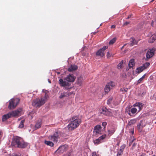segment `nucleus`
<instances>
[{"mask_svg": "<svg viewBox=\"0 0 156 156\" xmlns=\"http://www.w3.org/2000/svg\"><path fill=\"white\" fill-rule=\"evenodd\" d=\"M72 119V121L67 126L69 130H73L76 128L81 122V119L77 117H73Z\"/></svg>", "mask_w": 156, "mask_h": 156, "instance_id": "nucleus-1", "label": "nucleus"}, {"mask_svg": "<svg viewBox=\"0 0 156 156\" xmlns=\"http://www.w3.org/2000/svg\"><path fill=\"white\" fill-rule=\"evenodd\" d=\"M12 144L14 146L16 145L17 147L21 148H25L29 145L28 143L24 142L22 138L19 137L14 138Z\"/></svg>", "mask_w": 156, "mask_h": 156, "instance_id": "nucleus-2", "label": "nucleus"}, {"mask_svg": "<svg viewBox=\"0 0 156 156\" xmlns=\"http://www.w3.org/2000/svg\"><path fill=\"white\" fill-rule=\"evenodd\" d=\"M47 96L48 95H46V93L44 96L43 97H41V99L37 98L34 100L32 102L33 106L36 107H39L45 103Z\"/></svg>", "mask_w": 156, "mask_h": 156, "instance_id": "nucleus-3", "label": "nucleus"}, {"mask_svg": "<svg viewBox=\"0 0 156 156\" xmlns=\"http://www.w3.org/2000/svg\"><path fill=\"white\" fill-rule=\"evenodd\" d=\"M20 100L19 98L12 99L9 101L8 108L11 109H14L19 103Z\"/></svg>", "mask_w": 156, "mask_h": 156, "instance_id": "nucleus-4", "label": "nucleus"}, {"mask_svg": "<svg viewBox=\"0 0 156 156\" xmlns=\"http://www.w3.org/2000/svg\"><path fill=\"white\" fill-rule=\"evenodd\" d=\"M68 147V146L66 144L61 146L55 151V153L58 154L63 153L64 152L67 150Z\"/></svg>", "mask_w": 156, "mask_h": 156, "instance_id": "nucleus-5", "label": "nucleus"}, {"mask_svg": "<svg viewBox=\"0 0 156 156\" xmlns=\"http://www.w3.org/2000/svg\"><path fill=\"white\" fill-rule=\"evenodd\" d=\"M22 111V108H19L17 110L9 112V113L11 117H16L21 115V112Z\"/></svg>", "mask_w": 156, "mask_h": 156, "instance_id": "nucleus-6", "label": "nucleus"}, {"mask_svg": "<svg viewBox=\"0 0 156 156\" xmlns=\"http://www.w3.org/2000/svg\"><path fill=\"white\" fill-rule=\"evenodd\" d=\"M150 63L149 62H146L142 66L137 68L136 70V72L140 73L145 69L149 66Z\"/></svg>", "mask_w": 156, "mask_h": 156, "instance_id": "nucleus-7", "label": "nucleus"}, {"mask_svg": "<svg viewBox=\"0 0 156 156\" xmlns=\"http://www.w3.org/2000/svg\"><path fill=\"white\" fill-rule=\"evenodd\" d=\"M108 48V47L106 46L99 49L96 52V55L101 57L105 55V51Z\"/></svg>", "mask_w": 156, "mask_h": 156, "instance_id": "nucleus-8", "label": "nucleus"}, {"mask_svg": "<svg viewBox=\"0 0 156 156\" xmlns=\"http://www.w3.org/2000/svg\"><path fill=\"white\" fill-rule=\"evenodd\" d=\"M114 85V83L112 81L108 83L106 85L105 88L104 90L105 92V93L108 92Z\"/></svg>", "mask_w": 156, "mask_h": 156, "instance_id": "nucleus-9", "label": "nucleus"}, {"mask_svg": "<svg viewBox=\"0 0 156 156\" xmlns=\"http://www.w3.org/2000/svg\"><path fill=\"white\" fill-rule=\"evenodd\" d=\"M101 126L100 125L95 126L94 128L93 133L94 135H96L98 134H101Z\"/></svg>", "mask_w": 156, "mask_h": 156, "instance_id": "nucleus-10", "label": "nucleus"}, {"mask_svg": "<svg viewBox=\"0 0 156 156\" xmlns=\"http://www.w3.org/2000/svg\"><path fill=\"white\" fill-rule=\"evenodd\" d=\"M106 135H103L99 137L98 139L93 140V142L95 144L98 145L101 143L104 139L106 137Z\"/></svg>", "mask_w": 156, "mask_h": 156, "instance_id": "nucleus-11", "label": "nucleus"}, {"mask_svg": "<svg viewBox=\"0 0 156 156\" xmlns=\"http://www.w3.org/2000/svg\"><path fill=\"white\" fill-rule=\"evenodd\" d=\"M155 49L152 48L151 49L148 50L146 54L147 58L149 59L152 57L154 54Z\"/></svg>", "mask_w": 156, "mask_h": 156, "instance_id": "nucleus-12", "label": "nucleus"}, {"mask_svg": "<svg viewBox=\"0 0 156 156\" xmlns=\"http://www.w3.org/2000/svg\"><path fill=\"white\" fill-rule=\"evenodd\" d=\"M75 79L76 77L73 75L69 74L66 77L64 78V80H66L68 82H73Z\"/></svg>", "mask_w": 156, "mask_h": 156, "instance_id": "nucleus-13", "label": "nucleus"}, {"mask_svg": "<svg viewBox=\"0 0 156 156\" xmlns=\"http://www.w3.org/2000/svg\"><path fill=\"white\" fill-rule=\"evenodd\" d=\"M58 138V135L57 132H56L53 135L49 137V138L51 140L55 143L57 142Z\"/></svg>", "mask_w": 156, "mask_h": 156, "instance_id": "nucleus-14", "label": "nucleus"}, {"mask_svg": "<svg viewBox=\"0 0 156 156\" xmlns=\"http://www.w3.org/2000/svg\"><path fill=\"white\" fill-rule=\"evenodd\" d=\"M101 113L107 116H110L112 115L111 112L105 107L102 108Z\"/></svg>", "mask_w": 156, "mask_h": 156, "instance_id": "nucleus-15", "label": "nucleus"}, {"mask_svg": "<svg viewBox=\"0 0 156 156\" xmlns=\"http://www.w3.org/2000/svg\"><path fill=\"white\" fill-rule=\"evenodd\" d=\"M59 83L61 86L65 87L68 86L69 84L68 82L64 81L62 79H59Z\"/></svg>", "mask_w": 156, "mask_h": 156, "instance_id": "nucleus-16", "label": "nucleus"}, {"mask_svg": "<svg viewBox=\"0 0 156 156\" xmlns=\"http://www.w3.org/2000/svg\"><path fill=\"white\" fill-rule=\"evenodd\" d=\"M78 68L77 66L76 65H71L68 68L69 72H72L76 70Z\"/></svg>", "mask_w": 156, "mask_h": 156, "instance_id": "nucleus-17", "label": "nucleus"}, {"mask_svg": "<svg viewBox=\"0 0 156 156\" xmlns=\"http://www.w3.org/2000/svg\"><path fill=\"white\" fill-rule=\"evenodd\" d=\"M11 117L10 115L9 112L8 113L4 115H3L2 118V120L3 122L5 121Z\"/></svg>", "mask_w": 156, "mask_h": 156, "instance_id": "nucleus-18", "label": "nucleus"}, {"mask_svg": "<svg viewBox=\"0 0 156 156\" xmlns=\"http://www.w3.org/2000/svg\"><path fill=\"white\" fill-rule=\"evenodd\" d=\"M137 111V109L136 108H133L128 112V114L130 116L132 115V114L135 113Z\"/></svg>", "mask_w": 156, "mask_h": 156, "instance_id": "nucleus-19", "label": "nucleus"}, {"mask_svg": "<svg viewBox=\"0 0 156 156\" xmlns=\"http://www.w3.org/2000/svg\"><path fill=\"white\" fill-rule=\"evenodd\" d=\"M134 60L132 59L130 60L128 64V66L129 68H133L135 65Z\"/></svg>", "mask_w": 156, "mask_h": 156, "instance_id": "nucleus-20", "label": "nucleus"}, {"mask_svg": "<svg viewBox=\"0 0 156 156\" xmlns=\"http://www.w3.org/2000/svg\"><path fill=\"white\" fill-rule=\"evenodd\" d=\"M71 94H69V93L67 94V93L65 92H62L60 94V95L59 96V98L60 99H62L64 97H66L67 95L68 96L69 95Z\"/></svg>", "mask_w": 156, "mask_h": 156, "instance_id": "nucleus-21", "label": "nucleus"}, {"mask_svg": "<svg viewBox=\"0 0 156 156\" xmlns=\"http://www.w3.org/2000/svg\"><path fill=\"white\" fill-rule=\"evenodd\" d=\"M134 106L137 107L139 109V111H140L142 108L143 104L141 103H136L134 104Z\"/></svg>", "mask_w": 156, "mask_h": 156, "instance_id": "nucleus-22", "label": "nucleus"}, {"mask_svg": "<svg viewBox=\"0 0 156 156\" xmlns=\"http://www.w3.org/2000/svg\"><path fill=\"white\" fill-rule=\"evenodd\" d=\"M156 39V36L155 35H153L150 37L148 42L149 43H152Z\"/></svg>", "mask_w": 156, "mask_h": 156, "instance_id": "nucleus-23", "label": "nucleus"}, {"mask_svg": "<svg viewBox=\"0 0 156 156\" xmlns=\"http://www.w3.org/2000/svg\"><path fill=\"white\" fill-rule=\"evenodd\" d=\"M83 80V78L81 77H78L77 79V84L79 85L80 86H81Z\"/></svg>", "mask_w": 156, "mask_h": 156, "instance_id": "nucleus-24", "label": "nucleus"}, {"mask_svg": "<svg viewBox=\"0 0 156 156\" xmlns=\"http://www.w3.org/2000/svg\"><path fill=\"white\" fill-rule=\"evenodd\" d=\"M44 143L47 145L49 146H51V147L53 146L54 145L53 143H52L51 141H49L45 140Z\"/></svg>", "mask_w": 156, "mask_h": 156, "instance_id": "nucleus-25", "label": "nucleus"}, {"mask_svg": "<svg viewBox=\"0 0 156 156\" xmlns=\"http://www.w3.org/2000/svg\"><path fill=\"white\" fill-rule=\"evenodd\" d=\"M25 122L24 120H21L19 125L18 128H22L24 127V124Z\"/></svg>", "mask_w": 156, "mask_h": 156, "instance_id": "nucleus-26", "label": "nucleus"}, {"mask_svg": "<svg viewBox=\"0 0 156 156\" xmlns=\"http://www.w3.org/2000/svg\"><path fill=\"white\" fill-rule=\"evenodd\" d=\"M115 130L114 129H113L111 130H108V135L110 136L112 135L115 132Z\"/></svg>", "mask_w": 156, "mask_h": 156, "instance_id": "nucleus-27", "label": "nucleus"}, {"mask_svg": "<svg viewBox=\"0 0 156 156\" xmlns=\"http://www.w3.org/2000/svg\"><path fill=\"white\" fill-rule=\"evenodd\" d=\"M135 140V138L133 136H131L130 138V142L129 143V145H131L132 143L133 142L134 140Z\"/></svg>", "mask_w": 156, "mask_h": 156, "instance_id": "nucleus-28", "label": "nucleus"}, {"mask_svg": "<svg viewBox=\"0 0 156 156\" xmlns=\"http://www.w3.org/2000/svg\"><path fill=\"white\" fill-rule=\"evenodd\" d=\"M142 126L141 124H139L137 125L138 131L140 132L142 131V128H143V127H142V126Z\"/></svg>", "mask_w": 156, "mask_h": 156, "instance_id": "nucleus-29", "label": "nucleus"}, {"mask_svg": "<svg viewBox=\"0 0 156 156\" xmlns=\"http://www.w3.org/2000/svg\"><path fill=\"white\" fill-rule=\"evenodd\" d=\"M136 122V120L135 119H132L130 120L129 122L128 125H131L135 123Z\"/></svg>", "mask_w": 156, "mask_h": 156, "instance_id": "nucleus-30", "label": "nucleus"}, {"mask_svg": "<svg viewBox=\"0 0 156 156\" xmlns=\"http://www.w3.org/2000/svg\"><path fill=\"white\" fill-rule=\"evenodd\" d=\"M41 123L40 122H37L35 125V127L37 129H38L41 127Z\"/></svg>", "mask_w": 156, "mask_h": 156, "instance_id": "nucleus-31", "label": "nucleus"}, {"mask_svg": "<svg viewBox=\"0 0 156 156\" xmlns=\"http://www.w3.org/2000/svg\"><path fill=\"white\" fill-rule=\"evenodd\" d=\"M116 39L115 38H114L112 39L109 43V44H113L116 41Z\"/></svg>", "mask_w": 156, "mask_h": 156, "instance_id": "nucleus-32", "label": "nucleus"}, {"mask_svg": "<svg viewBox=\"0 0 156 156\" xmlns=\"http://www.w3.org/2000/svg\"><path fill=\"white\" fill-rule=\"evenodd\" d=\"M145 74H144L141 78H140L137 81L138 83H140L144 78Z\"/></svg>", "mask_w": 156, "mask_h": 156, "instance_id": "nucleus-33", "label": "nucleus"}, {"mask_svg": "<svg viewBox=\"0 0 156 156\" xmlns=\"http://www.w3.org/2000/svg\"><path fill=\"white\" fill-rule=\"evenodd\" d=\"M126 147V145L125 144H123L120 147V149L119 151H121L122 152L123 151L124 149Z\"/></svg>", "mask_w": 156, "mask_h": 156, "instance_id": "nucleus-34", "label": "nucleus"}, {"mask_svg": "<svg viewBox=\"0 0 156 156\" xmlns=\"http://www.w3.org/2000/svg\"><path fill=\"white\" fill-rule=\"evenodd\" d=\"M131 41L132 42L131 43V44H130V45L132 46H133L134 44H135V40L134 38H132L131 39Z\"/></svg>", "mask_w": 156, "mask_h": 156, "instance_id": "nucleus-35", "label": "nucleus"}, {"mask_svg": "<svg viewBox=\"0 0 156 156\" xmlns=\"http://www.w3.org/2000/svg\"><path fill=\"white\" fill-rule=\"evenodd\" d=\"M139 124H141L142 126H142V127H144L145 126V124L144 121H140Z\"/></svg>", "mask_w": 156, "mask_h": 156, "instance_id": "nucleus-36", "label": "nucleus"}, {"mask_svg": "<svg viewBox=\"0 0 156 156\" xmlns=\"http://www.w3.org/2000/svg\"><path fill=\"white\" fill-rule=\"evenodd\" d=\"M123 152L120 151H118L117 152V153L116 156H121L122 155Z\"/></svg>", "mask_w": 156, "mask_h": 156, "instance_id": "nucleus-37", "label": "nucleus"}, {"mask_svg": "<svg viewBox=\"0 0 156 156\" xmlns=\"http://www.w3.org/2000/svg\"><path fill=\"white\" fill-rule=\"evenodd\" d=\"M63 156H73V154L72 152H70L66 154Z\"/></svg>", "mask_w": 156, "mask_h": 156, "instance_id": "nucleus-38", "label": "nucleus"}, {"mask_svg": "<svg viewBox=\"0 0 156 156\" xmlns=\"http://www.w3.org/2000/svg\"><path fill=\"white\" fill-rule=\"evenodd\" d=\"M120 90L121 91H125V92H127L128 90V88H122Z\"/></svg>", "mask_w": 156, "mask_h": 156, "instance_id": "nucleus-39", "label": "nucleus"}, {"mask_svg": "<svg viewBox=\"0 0 156 156\" xmlns=\"http://www.w3.org/2000/svg\"><path fill=\"white\" fill-rule=\"evenodd\" d=\"M92 156H99V155L97 154L96 152H94L92 153Z\"/></svg>", "mask_w": 156, "mask_h": 156, "instance_id": "nucleus-40", "label": "nucleus"}, {"mask_svg": "<svg viewBox=\"0 0 156 156\" xmlns=\"http://www.w3.org/2000/svg\"><path fill=\"white\" fill-rule=\"evenodd\" d=\"M107 124V123L106 122H102V125L104 126V127H105V126Z\"/></svg>", "mask_w": 156, "mask_h": 156, "instance_id": "nucleus-41", "label": "nucleus"}, {"mask_svg": "<svg viewBox=\"0 0 156 156\" xmlns=\"http://www.w3.org/2000/svg\"><path fill=\"white\" fill-rule=\"evenodd\" d=\"M112 98H109L107 101V104H109L110 102L112 101Z\"/></svg>", "mask_w": 156, "mask_h": 156, "instance_id": "nucleus-42", "label": "nucleus"}, {"mask_svg": "<svg viewBox=\"0 0 156 156\" xmlns=\"http://www.w3.org/2000/svg\"><path fill=\"white\" fill-rule=\"evenodd\" d=\"M129 133L132 134V135L134 134V129L133 128L131 131H129Z\"/></svg>", "mask_w": 156, "mask_h": 156, "instance_id": "nucleus-43", "label": "nucleus"}, {"mask_svg": "<svg viewBox=\"0 0 156 156\" xmlns=\"http://www.w3.org/2000/svg\"><path fill=\"white\" fill-rule=\"evenodd\" d=\"M129 23H130V22H125V23H123V26H126V25H127L128 24H129Z\"/></svg>", "mask_w": 156, "mask_h": 156, "instance_id": "nucleus-44", "label": "nucleus"}, {"mask_svg": "<svg viewBox=\"0 0 156 156\" xmlns=\"http://www.w3.org/2000/svg\"><path fill=\"white\" fill-rule=\"evenodd\" d=\"M122 64L120 63L117 66V68L118 69H120L121 68Z\"/></svg>", "mask_w": 156, "mask_h": 156, "instance_id": "nucleus-45", "label": "nucleus"}, {"mask_svg": "<svg viewBox=\"0 0 156 156\" xmlns=\"http://www.w3.org/2000/svg\"><path fill=\"white\" fill-rule=\"evenodd\" d=\"M14 156H22V155L21 154H15V155H14Z\"/></svg>", "mask_w": 156, "mask_h": 156, "instance_id": "nucleus-46", "label": "nucleus"}, {"mask_svg": "<svg viewBox=\"0 0 156 156\" xmlns=\"http://www.w3.org/2000/svg\"><path fill=\"white\" fill-rule=\"evenodd\" d=\"M132 16V15H129L127 17V19H129V18H130V17H131Z\"/></svg>", "mask_w": 156, "mask_h": 156, "instance_id": "nucleus-47", "label": "nucleus"}, {"mask_svg": "<svg viewBox=\"0 0 156 156\" xmlns=\"http://www.w3.org/2000/svg\"><path fill=\"white\" fill-rule=\"evenodd\" d=\"M146 155L145 154L143 153L140 156H145Z\"/></svg>", "mask_w": 156, "mask_h": 156, "instance_id": "nucleus-48", "label": "nucleus"}, {"mask_svg": "<svg viewBox=\"0 0 156 156\" xmlns=\"http://www.w3.org/2000/svg\"><path fill=\"white\" fill-rule=\"evenodd\" d=\"M115 26L112 25L111 26V28H115Z\"/></svg>", "mask_w": 156, "mask_h": 156, "instance_id": "nucleus-49", "label": "nucleus"}, {"mask_svg": "<svg viewBox=\"0 0 156 156\" xmlns=\"http://www.w3.org/2000/svg\"><path fill=\"white\" fill-rule=\"evenodd\" d=\"M136 143H134L133 144V145L132 146V147H133L136 146Z\"/></svg>", "mask_w": 156, "mask_h": 156, "instance_id": "nucleus-50", "label": "nucleus"}, {"mask_svg": "<svg viewBox=\"0 0 156 156\" xmlns=\"http://www.w3.org/2000/svg\"><path fill=\"white\" fill-rule=\"evenodd\" d=\"M48 82H49V83H51V82H50V81L49 80V79H48Z\"/></svg>", "mask_w": 156, "mask_h": 156, "instance_id": "nucleus-51", "label": "nucleus"}, {"mask_svg": "<svg viewBox=\"0 0 156 156\" xmlns=\"http://www.w3.org/2000/svg\"><path fill=\"white\" fill-rule=\"evenodd\" d=\"M117 145H119V143H118L117 144Z\"/></svg>", "mask_w": 156, "mask_h": 156, "instance_id": "nucleus-52", "label": "nucleus"}, {"mask_svg": "<svg viewBox=\"0 0 156 156\" xmlns=\"http://www.w3.org/2000/svg\"><path fill=\"white\" fill-rule=\"evenodd\" d=\"M154 0H152L151 1V2H153V1H154Z\"/></svg>", "mask_w": 156, "mask_h": 156, "instance_id": "nucleus-53", "label": "nucleus"}, {"mask_svg": "<svg viewBox=\"0 0 156 156\" xmlns=\"http://www.w3.org/2000/svg\"><path fill=\"white\" fill-rule=\"evenodd\" d=\"M108 56H108V55H107V57H108Z\"/></svg>", "mask_w": 156, "mask_h": 156, "instance_id": "nucleus-54", "label": "nucleus"}, {"mask_svg": "<svg viewBox=\"0 0 156 156\" xmlns=\"http://www.w3.org/2000/svg\"><path fill=\"white\" fill-rule=\"evenodd\" d=\"M151 156H156L155 155H152Z\"/></svg>", "mask_w": 156, "mask_h": 156, "instance_id": "nucleus-55", "label": "nucleus"}]
</instances>
